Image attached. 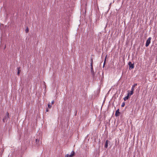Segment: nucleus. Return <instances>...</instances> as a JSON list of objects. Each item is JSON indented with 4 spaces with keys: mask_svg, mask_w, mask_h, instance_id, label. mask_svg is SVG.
I'll return each instance as SVG.
<instances>
[{
    "mask_svg": "<svg viewBox=\"0 0 157 157\" xmlns=\"http://www.w3.org/2000/svg\"><path fill=\"white\" fill-rule=\"evenodd\" d=\"M91 63L90 66H91V71H92L93 70V60L92 59H91Z\"/></svg>",
    "mask_w": 157,
    "mask_h": 157,
    "instance_id": "nucleus-9",
    "label": "nucleus"
},
{
    "mask_svg": "<svg viewBox=\"0 0 157 157\" xmlns=\"http://www.w3.org/2000/svg\"><path fill=\"white\" fill-rule=\"evenodd\" d=\"M151 39V37H150L147 40L146 43L145 44V46L146 47L148 46L150 44V43Z\"/></svg>",
    "mask_w": 157,
    "mask_h": 157,
    "instance_id": "nucleus-2",
    "label": "nucleus"
},
{
    "mask_svg": "<svg viewBox=\"0 0 157 157\" xmlns=\"http://www.w3.org/2000/svg\"><path fill=\"white\" fill-rule=\"evenodd\" d=\"M137 83H135L133 85L132 87L131 90H133L134 91L135 86H137Z\"/></svg>",
    "mask_w": 157,
    "mask_h": 157,
    "instance_id": "nucleus-7",
    "label": "nucleus"
},
{
    "mask_svg": "<svg viewBox=\"0 0 157 157\" xmlns=\"http://www.w3.org/2000/svg\"><path fill=\"white\" fill-rule=\"evenodd\" d=\"M128 64L129 66V69L130 70L134 68V63H132L131 62H129Z\"/></svg>",
    "mask_w": 157,
    "mask_h": 157,
    "instance_id": "nucleus-3",
    "label": "nucleus"
},
{
    "mask_svg": "<svg viewBox=\"0 0 157 157\" xmlns=\"http://www.w3.org/2000/svg\"><path fill=\"white\" fill-rule=\"evenodd\" d=\"M108 140H107L106 141L105 143V147L106 148H107L108 147Z\"/></svg>",
    "mask_w": 157,
    "mask_h": 157,
    "instance_id": "nucleus-10",
    "label": "nucleus"
},
{
    "mask_svg": "<svg viewBox=\"0 0 157 157\" xmlns=\"http://www.w3.org/2000/svg\"><path fill=\"white\" fill-rule=\"evenodd\" d=\"M9 118V113L8 112H7L5 116L3 119V121L5 122V120H6L7 118Z\"/></svg>",
    "mask_w": 157,
    "mask_h": 157,
    "instance_id": "nucleus-4",
    "label": "nucleus"
},
{
    "mask_svg": "<svg viewBox=\"0 0 157 157\" xmlns=\"http://www.w3.org/2000/svg\"><path fill=\"white\" fill-rule=\"evenodd\" d=\"M29 32V29L28 28H27L26 29H25V32L26 33H28Z\"/></svg>",
    "mask_w": 157,
    "mask_h": 157,
    "instance_id": "nucleus-15",
    "label": "nucleus"
},
{
    "mask_svg": "<svg viewBox=\"0 0 157 157\" xmlns=\"http://www.w3.org/2000/svg\"><path fill=\"white\" fill-rule=\"evenodd\" d=\"M133 90H131V91H129H129H128V94H129V96H130L131 95H132L133 94Z\"/></svg>",
    "mask_w": 157,
    "mask_h": 157,
    "instance_id": "nucleus-6",
    "label": "nucleus"
},
{
    "mask_svg": "<svg viewBox=\"0 0 157 157\" xmlns=\"http://www.w3.org/2000/svg\"><path fill=\"white\" fill-rule=\"evenodd\" d=\"M105 61L104 62V63L103 67H104V65H105Z\"/></svg>",
    "mask_w": 157,
    "mask_h": 157,
    "instance_id": "nucleus-17",
    "label": "nucleus"
},
{
    "mask_svg": "<svg viewBox=\"0 0 157 157\" xmlns=\"http://www.w3.org/2000/svg\"><path fill=\"white\" fill-rule=\"evenodd\" d=\"M75 152L74 151H72L71 154H67L65 155V157H73L75 155Z\"/></svg>",
    "mask_w": 157,
    "mask_h": 157,
    "instance_id": "nucleus-1",
    "label": "nucleus"
},
{
    "mask_svg": "<svg viewBox=\"0 0 157 157\" xmlns=\"http://www.w3.org/2000/svg\"><path fill=\"white\" fill-rule=\"evenodd\" d=\"M48 107L49 108H51V107H52V105H50V104H48Z\"/></svg>",
    "mask_w": 157,
    "mask_h": 157,
    "instance_id": "nucleus-14",
    "label": "nucleus"
},
{
    "mask_svg": "<svg viewBox=\"0 0 157 157\" xmlns=\"http://www.w3.org/2000/svg\"><path fill=\"white\" fill-rule=\"evenodd\" d=\"M129 96H129V94H127V95L124 98V101H126V100H128L129 98Z\"/></svg>",
    "mask_w": 157,
    "mask_h": 157,
    "instance_id": "nucleus-8",
    "label": "nucleus"
},
{
    "mask_svg": "<svg viewBox=\"0 0 157 157\" xmlns=\"http://www.w3.org/2000/svg\"><path fill=\"white\" fill-rule=\"evenodd\" d=\"M91 71V73H92V75L94 76V70H93L92 71Z\"/></svg>",
    "mask_w": 157,
    "mask_h": 157,
    "instance_id": "nucleus-12",
    "label": "nucleus"
},
{
    "mask_svg": "<svg viewBox=\"0 0 157 157\" xmlns=\"http://www.w3.org/2000/svg\"><path fill=\"white\" fill-rule=\"evenodd\" d=\"M54 101L53 100L52 101V105H53L54 104Z\"/></svg>",
    "mask_w": 157,
    "mask_h": 157,
    "instance_id": "nucleus-16",
    "label": "nucleus"
},
{
    "mask_svg": "<svg viewBox=\"0 0 157 157\" xmlns=\"http://www.w3.org/2000/svg\"><path fill=\"white\" fill-rule=\"evenodd\" d=\"M46 111V112H48L49 111V110L48 108L47 109Z\"/></svg>",
    "mask_w": 157,
    "mask_h": 157,
    "instance_id": "nucleus-18",
    "label": "nucleus"
},
{
    "mask_svg": "<svg viewBox=\"0 0 157 157\" xmlns=\"http://www.w3.org/2000/svg\"><path fill=\"white\" fill-rule=\"evenodd\" d=\"M125 105V103L124 102L122 103V104L121 105V106L122 107H124V106Z\"/></svg>",
    "mask_w": 157,
    "mask_h": 157,
    "instance_id": "nucleus-13",
    "label": "nucleus"
},
{
    "mask_svg": "<svg viewBox=\"0 0 157 157\" xmlns=\"http://www.w3.org/2000/svg\"><path fill=\"white\" fill-rule=\"evenodd\" d=\"M120 114L119 109H118L116 112L115 115L116 117H117Z\"/></svg>",
    "mask_w": 157,
    "mask_h": 157,
    "instance_id": "nucleus-5",
    "label": "nucleus"
},
{
    "mask_svg": "<svg viewBox=\"0 0 157 157\" xmlns=\"http://www.w3.org/2000/svg\"><path fill=\"white\" fill-rule=\"evenodd\" d=\"M20 68V67H18L17 68V69H18V71H17V75H19V74L20 73V70H19Z\"/></svg>",
    "mask_w": 157,
    "mask_h": 157,
    "instance_id": "nucleus-11",
    "label": "nucleus"
}]
</instances>
